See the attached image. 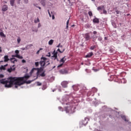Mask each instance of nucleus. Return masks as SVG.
<instances>
[{
    "label": "nucleus",
    "instance_id": "obj_55",
    "mask_svg": "<svg viewBox=\"0 0 131 131\" xmlns=\"http://www.w3.org/2000/svg\"><path fill=\"white\" fill-rule=\"evenodd\" d=\"M128 15H128H129V14H128V15Z\"/></svg>",
    "mask_w": 131,
    "mask_h": 131
},
{
    "label": "nucleus",
    "instance_id": "obj_22",
    "mask_svg": "<svg viewBox=\"0 0 131 131\" xmlns=\"http://www.w3.org/2000/svg\"><path fill=\"white\" fill-rule=\"evenodd\" d=\"M66 50V49H63L62 50L60 51V49H57V51H58L60 53H62Z\"/></svg>",
    "mask_w": 131,
    "mask_h": 131
},
{
    "label": "nucleus",
    "instance_id": "obj_42",
    "mask_svg": "<svg viewBox=\"0 0 131 131\" xmlns=\"http://www.w3.org/2000/svg\"><path fill=\"white\" fill-rule=\"evenodd\" d=\"M21 62H23V63H25V62H26V61L23 59V60H21Z\"/></svg>",
    "mask_w": 131,
    "mask_h": 131
},
{
    "label": "nucleus",
    "instance_id": "obj_11",
    "mask_svg": "<svg viewBox=\"0 0 131 131\" xmlns=\"http://www.w3.org/2000/svg\"><path fill=\"white\" fill-rule=\"evenodd\" d=\"M8 6L7 5H4L2 7V11H8Z\"/></svg>",
    "mask_w": 131,
    "mask_h": 131
},
{
    "label": "nucleus",
    "instance_id": "obj_46",
    "mask_svg": "<svg viewBox=\"0 0 131 131\" xmlns=\"http://www.w3.org/2000/svg\"><path fill=\"white\" fill-rule=\"evenodd\" d=\"M8 64H5V66H3V67H8Z\"/></svg>",
    "mask_w": 131,
    "mask_h": 131
},
{
    "label": "nucleus",
    "instance_id": "obj_31",
    "mask_svg": "<svg viewBox=\"0 0 131 131\" xmlns=\"http://www.w3.org/2000/svg\"><path fill=\"white\" fill-rule=\"evenodd\" d=\"M35 67H38V66H39V62H35Z\"/></svg>",
    "mask_w": 131,
    "mask_h": 131
},
{
    "label": "nucleus",
    "instance_id": "obj_29",
    "mask_svg": "<svg viewBox=\"0 0 131 131\" xmlns=\"http://www.w3.org/2000/svg\"><path fill=\"white\" fill-rule=\"evenodd\" d=\"M36 83L37 86H41L42 85V83H40V82H37Z\"/></svg>",
    "mask_w": 131,
    "mask_h": 131
},
{
    "label": "nucleus",
    "instance_id": "obj_5",
    "mask_svg": "<svg viewBox=\"0 0 131 131\" xmlns=\"http://www.w3.org/2000/svg\"><path fill=\"white\" fill-rule=\"evenodd\" d=\"M46 71H44L42 72V73L40 74V73H36V76H37V78L36 79L38 78V77H46Z\"/></svg>",
    "mask_w": 131,
    "mask_h": 131
},
{
    "label": "nucleus",
    "instance_id": "obj_7",
    "mask_svg": "<svg viewBox=\"0 0 131 131\" xmlns=\"http://www.w3.org/2000/svg\"><path fill=\"white\" fill-rule=\"evenodd\" d=\"M15 1L16 0H10V5L11 6H14ZM21 0H17V3L18 5H20Z\"/></svg>",
    "mask_w": 131,
    "mask_h": 131
},
{
    "label": "nucleus",
    "instance_id": "obj_1",
    "mask_svg": "<svg viewBox=\"0 0 131 131\" xmlns=\"http://www.w3.org/2000/svg\"><path fill=\"white\" fill-rule=\"evenodd\" d=\"M30 78V76L26 75L23 77H11L10 81L6 80V79H0V83L3 84H5V87L11 88L14 83L15 85H21L24 83H31V81H26Z\"/></svg>",
    "mask_w": 131,
    "mask_h": 131
},
{
    "label": "nucleus",
    "instance_id": "obj_4",
    "mask_svg": "<svg viewBox=\"0 0 131 131\" xmlns=\"http://www.w3.org/2000/svg\"><path fill=\"white\" fill-rule=\"evenodd\" d=\"M15 53L16 54L15 55H12V57H16L19 59H22L23 58V56L19 55V51L16 50L15 51Z\"/></svg>",
    "mask_w": 131,
    "mask_h": 131
},
{
    "label": "nucleus",
    "instance_id": "obj_44",
    "mask_svg": "<svg viewBox=\"0 0 131 131\" xmlns=\"http://www.w3.org/2000/svg\"><path fill=\"white\" fill-rule=\"evenodd\" d=\"M2 47H0V53H1L2 52Z\"/></svg>",
    "mask_w": 131,
    "mask_h": 131
},
{
    "label": "nucleus",
    "instance_id": "obj_37",
    "mask_svg": "<svg viewBox=\"0 0 131 131\" xmlns=\"http://www.w3.org/2000/svg\"><path fill=\"white\" fill-rule=\"evenodd\" d=\"M122 119L124 120L125 121H126V117L125 116H122Z\"/></svg>",
    "mask_w": 131,
    "mask_h": 131
},
{
    "label": "nucleus",
    "instance_id": "obj_12",
    "mask_svg": "<svg viewBox=\"0 0 131 131\" xmlns=\"http://www.w3.org/2000/svg\"><path fill=\"white\" fill-rule=\"evenodd\" d=\"M93 22L95 24H98L99 23V19L97 18H95L93 19Z\"/></svg>",
    "mask_w": 131,
    "mask_h": 131
},
{
    "label": "nucleus",
    "instance_id": "obj_47",
    "mask_svg": "<svg viewBox=\"0 0 131 131\" xmlns=\"http://www.w3.org/2000/svg\"><path fill=\"white\" fill-rule=\"evenodd\" d=\"M55 19V16L54 15H52V19L54 20Z\"/></svg>",
    "mask_w": 131,
    "mask_h": 131
},
{
    "label": "nucleus",
    "instance_id": "obj_16",
    "mask_svg": "<svg viewBox=\"0 0 131 131\" xmlns=\"http://www.w3.org/2000/svg\"><path fill=\"white\" fill-rule=\"evenodd\" d=\"M66 60H67V59L66 58V56H64L60 59V62H62V63H64Z\"/></svg>",
    "mask_w": 131,
    "mask_h": 131
},
{
    "label": "nucleus",
    "instance_id": "obj_6",
    "mask_svg": "<svg viewBox=\"0 0 131 131\" xmlns=\"http://www.w3.org/2000/svg\"><path fill=\"white\" fill-rule=\"evenodd\" d=\"M65 111H66L67 113H72V106H67L65 107Z\"/></svg>",
    "mask_w": 131,
    "mask_h": 131
},
{
    "label": "nucleus",
    "instance_id": "obj_13",
    "mask_svg": "<svg viewBox=\"0 0 131 131\" xmlns=\"http://www.w3.org/2000/svg\"><path fill=\"white\" fill-rule=\"evenodd\" d=\"M14 71H15V68H10V69H7V72H8L9 73Z\"/></svg>",
    "mask_w": 131,
    "mask_h": 131
},
{
    "label": "nucleus",
    "instance_id": "obj_49",
    "mask_svg": "<svg viewBox=\"0 0 131 131\" xmlns=\"http://www.w3.org/2000/svg\"><path fill=\"white\" fill-rule=\"evenodd\" d=\"M97 34V32L96 31L93 32V34Z\"/></svg>",
    "mask_w": 131,
    "mask_h": 131
},
{
    "label": "nucleus",
    "instance_id": "obj_20",
    "mask_svg": "<svg viewBox=\"0 0 131 131\" xmlns=\"http://www.w3.org/2000/svg\"><path fill=\"white\" fill-rule=\"evenodd\" d=\"M0 70L1 71H5L6 70V68L5 67H3V66H0Z\"/></svg>",
    "mask_w": 131,
    "mask_h": 131
},
{
    "label": "nucleus",
    "instance_id": "obj_43",
    "mask_svg": "<svg viewBox=\"0 0 131 131\" xmlns=\"http://www.w3.org/2000/svg\"><path fill=\"white\" fill-rule=\"evenodd\" d=\"M4 75H0V78H4Z\"/></svg>",
    "mask_w": 131,
    "mask_h": 131
},
{
    "label": "nucleus",
    "instance_id": "obj_3",
    "mask_svg": "<svg viewBox=\"0 0 131 131\" xmlns=\"http://www.w3.org/2000/svg\"><path fill=\"white\" fill-rule=\"evenodd\" d=\"M37 70V72L36 73V74H40L42 73V71H43V68H33L32 69V70H31V73H33L34 72V70Z\"/></svg>",
    "mask_w": 131,
    "mask_h": 131
},
{
    "label": "nucleus",
    "instance_id": "obj_40",
    "mask_svg": "<svg viewBox=\"0 0 131 131\" xmlns=\"http://www.w3.org/2000/svg\"><path fill=\"white\" fill-rule=\"evenodd\" d=\"M41 27V25H40V23H39L38 25H37V27L39 28Z\"/></svg>",
    "mask_w": 131,
    "mask_h": 131
},
{
    "label": "nucleus",
    "instance_id": "obj_39",
    "mask_svg": "<svg viewBox=\"0 0 131 131\" xmlns=\"http://www.w3.org/2000/svg\"><path fill=\"white\" fill-rule=\"evenodd\" d=\"M48 14H49V17H52V15H51V14H50V10H48Z\"/></svg>",
    "mask_w": 131,
    "mask_h": 131
},
{
    "label": "nucleus",
    "instance_id": "obj_24",
    "mask_svg": "<svg viewBox=\"0 0 131 131\" xmlns=\"http://www.w3.org/2000/svg\"><path fill=\"white\" fill-rule=\"evenodd\" d=\"M96 46H93L90 47L91 50H94L95 49H96Z\"/></svg>",
    "mask_w": 131,
    "mask_h": 131
},
{
    "label": "nucleus",
    "instance_id": "obj_56",
    "mask_svg": "<svg viewBox=\"0 0 131 131\" xmlns=\"http://www.w3.org/2000/svg\"><path fill=\"white\" fill-rule=\"evenodd\" d=\"M85 122V120L84 121V122Z\"/></svg>",
    "mask_w": 131,
    "mask_h": 131
},
{
    "label": "nucleus",
    "instance_id": "obj_54",
    "mask_svg": "<svg viewBox=\"0 0 131 131\" xmlns=\"http://www.w3.org/2000/svg\"><path fill=\"white\" fill-rule=\"evenodd\" d=\"M88 123V122H86V124Z\"/></svg>",
    "mask_w": 131,
    "mask_h": 131
},
{
    "label": "nucleus",
    "instance_id": "obj_34",
    "mask_svg": "<svg viewBox=\"0 0 131 131\" xmlns=\"http://www.w3.org/2000/svg\"><path fill=\"white\" fill-rule=\"evenodd\" d=\"M63 64H64V63H62L59 64L58 66H57V68H59L62 67Z\"/></svg>",
    "mask_w": 131,
    "mask_h": 131
},
{
    "label": "nucleus",
    "instance_id": "obj_21",
    "mask_svg": "<svg viewBox=\"0 0 131 131\" xmlns=\"http://www.w3.org/2000/svg\"><path fill=\"white\" fill-rule=\"evenodd\" d=\"M0 36H1V37H6V35H5V34L3 32H1Z\"/></svg>",
    "mask_w": 131,
    "mask_h": 131
},
{
    "label": "nucleus",
    "instance_id": "obj_9",
    "mask_svg": "<svg viewBox=\"0 0 131 131\" xmlns=\"http://www.w3.org/2000/svg\"><path fill=\"white\" fill-rule=\"evenodd\" d=\"M85 39H86V41L90 40V39H91V37L89 33L85 34Z\"/></svg>",
    "mask_w": 131,
    "mask_h": 131
},
{
    "label": "nucleus",
    "instance_id": "obj_58",
    "mask_svg": "<svg viewBox=\"0 0 131 131\" xmlns=\"http://www.w3.org/2000/svg\"><path fill=\"white\" fill-rule=\"evenodd\" d=\"M74 88H75V86H74ZM75 88H73V89H74Z\"/></svg>",
    "mask_w": 131,
    "mask_h": 131
},
{
    "label": "nucleus",
    "instance_id": "obj_48",
    "mask_svg": "<svg viewBox=\"0 0 131 131\" xmlns=\"http://www.w3.org/2000/svg\"><path fill=\"white\" fill-rule=\"evenodd\" d=\"M25 3H28V0H25Z\"/></svg>",
    "mask_w": 131,
    "mask_h": 131
},
{
    "label": "nucleus",
    "instance_id": "obj_51",
    "mask_svg": "<svg viewBox=\"0 0 131 131\" xmlns=\"http://www.w3.org/2000/svg\"><path fill=\"white\" fill-rule=\"evenodd\" d=\"M33 5H34V6H36L37 5V4H33Z\"/></svg>",
    "mask_w": 131,
    "mask_h": 131
},
{
    "label": "nucleus",
    "instance_id": "obj_60",
    "mask_svg": "<svg viewBox=\"0 0 131 131\" xmlns=\"http://www.w3.org/2000/svg\"><path fill=\"white\" fill-rule=\"evenodd\" d=\"M69 1H70V0H68Z\"/></svg>",
    "mask_w": 131,
    "mask_h": 131
},
{
    "label": "nucleus",
    "instance_id": "obj_57",
    "mask_svg": "<svg viewBox=\"0 0 131 131\" xmlns=\"http://www.w3.org/2000/svg\"><path fill=\"white\" fill-rule=\"evenodd\" d=\"M94 0H92V1H94Z\"/></svg>",
    "mask_w": 131,
    "mask_h": 131
},
{
    "label": "nucleus",
    "instance_id": "obj_33",
    "mask_svg": "<svg viewBox=\"0 0 131 131\" xmlns=\"http://www.w3.org/2000/svg\"><path fill=\"white\" fill-rule=\"evenodd\" d=\"M15 84V88H18V86H20V85H17V84H15V82H13V84Z\"/></svg>",
    "mask_w": 131,
    "mask_h": 131
},
{
    "label": "nucleus",
    "instance_id": "obj_18",
    "mask_svg": "<svg viewBox=\"0 0 131 131\" xmlns=\"http://www.w3.org/2000/svg\"><path fill=\"white\" fill-rule=\"evenodd\" d=\"M104 8V6H99L97 7V10L100 11V10H102V9Z\"/></svg>",
    "mask_w": 131,
    "mask_h": 131
},
{
    "label": "nucleus",
    "instance_id": "obj_50",
    "mask_svg": "<svg viewBox=\"0 0 131 131\" xmlns=\"http://www.w3.org/2000/svg\"><path fill=\"white\" fill-rule=\"evenodd\" d=\"M37 8H38L39 9H41V8L40 7H37Z\"/></svg>",
    "mask_w": 131,
    "mask_h": 131
},
{
    "label": "nucleus",
    "instance_id": "obj_59",
    "mask_svg": "<svg viewBox=\"0 0 131 131\" xmlns=\"http://www.w3.org/2000/svg\"><path fill=\"white\" fill-rule=\"evenodd\" d=\"M5 3H7V2H5Z\"/></svg>",
    "mask_w": 131,
    "mask_h": 131
},
{
    "label": "nucleus",
    "instance_id": "obj_8",
    "mask_svg": "<svg viewBox=\"0 0 131 131\" xmlns=\"http://www.w3.org/2000/svg\"><path fill=\"white\" fill-rule=\"evenodd\" d=\"M69 83L68 81H63V82H61V85L62 86L63 88H67L68 87V84Z\"/></svg>",
    "mask_w": 131,
    "mask_h": 131
},
{
    "label": "nucleus",
    "instance_id": "obj_38",
    "mask_svg": "<svg viewBox=\"0 0 131 131\" xmlns=\"http://www.w3.org/2000/svg\"><path fill=\"white\" fill-rule=\"evenodd\" d=\"M115 12H116V14H120V11H118V10L115 11Z\"/></svg>",
    "mask_w": 131,
    "mask_h": 131
},
{
    "label": "nucleus",
    "instance_id": "obj_36",
    "mask_svg": "<svg viewBox=\"0 0 131 131\" xmlns=\"http://www.w3.org/2000/svg\"><path fill=\"white\" fill-rule=\"evenodd\" d=\"M10 60H14V61L17 62V60L16 59V58H11Z\"/></svg>",
    "mask_w": 131,
    "mask_h": 131
},
{
    "label": "nucleus",
    "instance_id": "obj_35",
    "mask_svg": "<svg viewBox=\"0 0 131 131\" xmlns=\"http://www.w3.org/2000/svg\"><path fill=\"white\" fill-rule=\"evenodd\" d=\"M57 48H62V46H60V43H59V45H57Z\"/></svg>",
    "mask_w": 131,
    "mask_h": 131
},
{
    "label": "nucleus",
    "instance_id": "obj_23",
    "mask_svg": "<svg viewBox=\"0 0 131 131\" xmlns=\"http://www.w3.org/2000/svg\"><path fill=\"white\" fill-rule=\"evenodd\" d=\"M54 43V40L51 39L49 41V45H52V44Z\"/></svg>",
    "mask_w": 131,
    "mask_h": 131
},
{
    "label": "nucleus",
    "instance_id": "obj_26",
    "mask_svg": "<svg viewBox=\"0 0 131 131\" xmlns=\"http://www.w3.org/2000/svg\"><path fill=\"white\" fill-rule=\"evenodd\" d=\"M69 22H70V19H69L68 20H67V26H66L67 29H68V28H69Z\"/></svg>",
    "mask_w": 131,
    "mask_h": 131
},
{
    "label": "nucleus",
    "instance_id": "obj_2",
    "mask_svg": "<svg viewBox=\"0 0 131 131\" xmlns=\"http://www.w3.org/2000/svg\"><path fill=\"white\" fill-rule=\"evenodd\" d=\"M41 61H40V64L41 67H44L46 66V62H49V60L46 57H42L40 58Z\"/></svg>",
    "mask_w": 131,
    "mask_h": 131
},
{
    "label": "nucleus",
    "instance_id": "obj_27",
    "mask_svg": "<svg viewBox=\"0 0 131 131\" xmlns=\"http://www.w3.org/2000/svg\"><path fill=\"white\" fill-rule=\"evenodd\" d=\"M88 14L89 15V16H90V17L93 16V13H92V11H89Z\"/></svg>",
    "mask_w": 131,
    "mask_h": 131
},
{
    "label": "nucleus",
    "instance_id": "obj_45",
    "mask_svg": "<svg viewBox=\"0 0 131 131\" xmlns=\"http://www.w3.org/2000/svg\"><path fill=\"white\" fill-rule=\"evenodd\" d=\"M98 40H99V41H101V40H102V38L99 37V38H98Z\"/></svg>",
    "mask_w": 131,
    "mask_h": 131
},
{
    "label": "nucleus",
    "instance_id": "obj_10",
    "mask_svg": "<svg viewBox=\"0 0 131 131\" xmlns=\"http://www.w3.org/2000/svg\"><path fill=\"white\" fill-rule=\"evenodd\" d=\"M58 54V52H55V51H53V55L52 56V58H54V60H56L57 59V55Z\"/></svg>",
    "mask_w": 131,
    "mask_h": 131
},
{
    "label": "nucleus",
    "instance_id": "obj_17",
    "mask_svg": "<svg viewBox=\"0 0 131 131\" xmlns=\"http://www.w3.org/2000/svg\"><path fill=\"white\" fill-rule=\"evenodd\" d=\"M59 72L60 73H61L62 74H64L67 73V70L63 69V70L59 71Z\"/></svg>",
    "mask_w": 131,
    "mask_h": 131
},
{
    "label": "nucleus",
    "instance_id": "obj_14",
    "mask_svg": "<svg viewBox=\"0 0 131 131\" xmlns=\"http://www.w3.org/2000/svg\"><path fill=\"white\" fill-rule=\"evenodd\" d=\"M94 55L93 52L89 53L88 54L86 55V58H90Z\"/></svg>",
    "mask_w": 131,
    "mask_h": 131
},
{
    "label": "nucleus",
    "instance_id": "obj_19",
    "mask_svg": "<svg viewBox=\"0 0 131 131\" xmlns=\"http://www.w3.org/2000/svg\"><path fill=\"white\" fill-rule=\"evenodd\" d=\"M40 3L43 6H46V0H41Z\"/></svg>",
    "mask_w": 131,
    "mask_h": 131
},
{
    "label": "nucleus",
    "instance_id": "obj_41",
    "mask_svg": "<svg viewBox=\"0 0 131 131\" xmlns=\"http://www.w3.org/2000/svg\"><path fill=\"white\" fill-rule=\"evenodd\" d=\"M47 57H51V53L50 52L48 53V55H47Z\"/></svg>",
    "mask_w": 131,
    "mask_h": 131
},
{
    "label": "nucleus",
    "instance_id": "obj_52",
    "mask_svg": "<svg viewBox=\"0 0 131 131\" xmlns=\"http://www.w3.org/2000/svg\"><path fill=\"white\" fill-rule=\"evenodd\" d=\"M105 40H107V38L105 37Z\"/></svg>",
    "mask_w": 131,
    "mask_h": 131
},
{
    "label": "nucleus",
    "instance_id": "obj_53",
    "mask_svg": "<svg viewBox=\"0 0 131 131\" xmlns=\"http://www.w3.org/2000/svg\"><path fill=\"white\" fill-rule=\"evenodd\" d=\"M50 63H48L47 64V66L50 65Z\"/></svg>",
    "mask_w": 131,
    "mask_h": 131
},
{
    "label": "nucleus",
    "instance_id": "obj_30",
    "mask_svg": "<svg viewBox=\"0 0 131 131\" xmlns=\"http://www.w3.org/2000/svg\"><path fill=\"white\" fill-rule=\"evenodd\" d=\"M42 50V48H40L38 51H37L36 54H38L40 51Z\"/></svg>",
    "mask_w": 131,
    "mask_h": 131
},
{
    "label": "nucleus",
    "instance_id": "obj_15",
    "mask_svg": "<svg viewBox=\"0 0 131 131\" xmlns=\"http://www.w3.org/2000/svg\"><path fill=\"white\" fill-rule=\"evenodd\" d=\"M9 60V59L8 58V55H5L4 56V62H7Z\"/></svg>",
    "mask_w": 131,
    "mask_h": 131
},
{
    "label": "nucleus",
    "instance_id": "obj_28",
    "mask_svg": "<svg viewBox=\"0 0 131 131\" xmlns=\"http://www.w3.org/2000/svg\"><path fill=\"white\" fill-rule=\"evenodd\" d=\"M21 41L20 37H18L17 39V43H20Z\"/></svg>",
    "mask_w": 131,
    "mask_h": 131
},
{
    "label": "nucleus",
    "instance_id": "obj_25",
    "mask_svg": "<svg viewBox=\"0 0 131 131\" xmlns=\"http://www.w3.org/2000/svg\"><path fill=\"white\" fill-rule=\"evenodd\" d=\"M39 22H40V19H39L38 18H37V20L36 19L34 20L35 24H37V23H39Z\"/></svg>",
    "mask_w": 131,
    "mask_h": 131
},
{
    "label": "nucleus",
    "instance_id": "obj_32",
    "mask_svg": "<svg viewBox=\"0 0 131 131\" xmlns=\"http://www.w3.org/2000/svg\"><path fill=\"white\" fill-rule=\"evenodd\" d=\"M107 13V12L105 10L103 9V13L104 14H106Z\"/></svg>",
    "mask_w": 131,
    "mask_h": 131
}]
</instances>
